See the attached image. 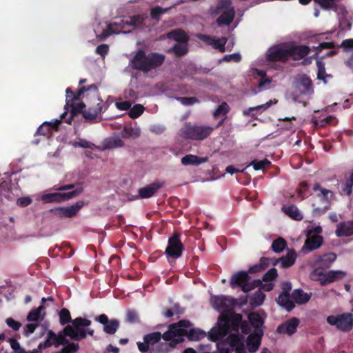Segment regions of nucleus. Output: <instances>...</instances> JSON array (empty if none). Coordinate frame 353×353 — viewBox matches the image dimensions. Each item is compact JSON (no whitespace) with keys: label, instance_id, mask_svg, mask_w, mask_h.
<instances>
[{"label":"nucleus","instance_id":"f257e3e1","mask_svg":"<svg viewBox=\"0 0 353 353\" xmlns=\"http://www.w3.org/2000/svg\"><path fill=\"white\" fill-rule=\"evenodd\" d=\"M186 336L190 340H199L204 336V332L195 330L192 325L188 321L181 320L178 323H174L169 326V330L161 336L160 332H153L144 336L143 339L150 344V346H154L158 343L161 337L165 341L162 344L163 347L161 350L168 352L170 348H173L176 343L181 342L183 337Z\"/></svg>","mask_w":353,"mask_h":353},{"label":"nucleus","instance_id":"f03ea898","mask_svg":"<svg viewBox=\"0 0 353 353\" xmlns=\"http://www.w3.org/2000/svg\"><path fill=\"white\" fill-rule=\"evenodd\" d=\"M242 322V316L239 314L232 315L230 320L220 316L216 325L211 329L209 336L217 343H225L232 334L237 335L241 340L238 332Z\"/></svg>","mask_w":353,"mask_h":353},{"label":"nucleus","instance_id":"7ed1b4c3","mask_svg":"<svg viewBox=\"0 0 353 353\" xmlns=\"http://www.w3.org/2000/svg\"><path fill=\"white\" fill-rule=\"evenodd\" d=\"M165 56L158 52L146 54L143 50H139L130 61L131 68L148 73L161 67L164 63Z\"/></svg>","mask_w":353,"mask_h":353},{"label":"nucleus","instance_id":"20e7f679","mask_svg":"<svg viewBox=\"0 0 353 353\" xmlns=\"http://www.w3.org/2000/svg\"><path fill=\"white\" fill-rule=\"evenodd\" d=\"M91 324L88 319L81 317L76 318L72 321V325H68L63 330L64 336L75 341H80L86 336H92L94 330L88 328Z\"/></svg>","mask_w":353,"mask_h":353},{"label":"nucleus","instance_id":"39448f33","mask_svg":"<svg viewBox=\"0 0 353 353\" xmlns=\"http://www.w3.org/2000/svg\"><path fill=\"white\" fill-rule=\"evenodd\" d=\"M214 128L207 125H198L190 122L185 123L181 129V136L188 139L202 141L208 138Z\"/></svg>","mask_w":353,"mask_h":353},{"label":"nucleus","instance_id":"423d86ee","mask_svg":"<svg viewBox=\"0 0 353 353\" xmlns=\"http://www.w3.org/2000/svg\"><path fill=\"white\" fill-rule=\"evenodd\" d=\"M322 228L316 226L313 228H308L307 231V239L301 248V252L306 254L314 250L318 249L323 243V238L320 236Z\"/></svg>","mask_w":353,"mask_h":353},{"label":"nucleus","instance_id":"0eeeda50","mask_svg":"<svg viewBox=\"0 0 353 353\" xmlns=\"http://www.w3.org/2000/svg\"><path fill=\"white\" fill-rule=\"evenodd\" d=\"M326 321L329 325L334 326L343 332H348L353 327V314L352 313L330 315L327 317Z\"/></svg>","mask_w":353,"mask_h":353},{"label":"nucleus","instance_id":"6e6552de","mask_svg":"<svg viewBox=\"0 0 353 353\" xmlns=\"http://www.w3.org/2000/svg\"><path fill=\"white\" fill-rule=\"evenodd\" d=\"M219 353H246L242 341L237 335L232 334L225 343H216Z\"/></svg>","mask_w":353,"mask_h":353},{"label":"nucleus","instance_id":"1a4fd4ad","mask_svg":"<svg viewBox=\"0 0 353 353\" xmlns=\"http://www.w3.org/2000/svg\"><path fill=\"white\" fill-rule=\"evenodd\" d=\"M266 58L270 61L285 63L289 60L288 44L281 43L271 47L268 51Z\"/></svg>","mask_w":353,"mask_h":353},{"label":"nucleus","instance_id":"9d476101","mask_svg":"<svg viewBox=\"0 0 353 353\" xmlns=\"http://www.w3.org/2000/svg\"><path fill=\"white\" fill-rule=\"evenodd\" d=\"M235 303V300L230 296H212L210 298L211 305L220 312H225L231 310Z\"/></svg>","mask_w":353,"mask_h":353},{"label":"nucleus","instance_id":"9b49d317","mask_svg":"<svg viewBox=\"0 0 353 353\" xmlns=\"http://www.w3.org/2000/svg\"><path fill=\"white\" fill-rule=\"evenodd\" d=\"M183 248V244L179 239V234L176 233L169 239L165 254L168 257L176 259L181 256Z\"/></svg>","mask_w":353,"mask_h":353},{"label":"nucleus","instance_id":"f8f14e48","mask_svg":"<svg viewBox=\"0 0 353 353\" xmlns=\"http://www.w3.org/2000/svg\"><path fill=\"white\" fill-rule=\"evenodd\" d=\"M249 276L246 272H239L234 274L230 279L232 288L241 287L243 292H248L254 288V283H249Z\"/></svg>","mask_w":353,"mask_h":353},{"label":"nucleus","instance_id":"ddd939ff","mask_svg":"<svg viewBox=\"0 0 353 353\" xmlns=\"http://www.w3.org/2000/svg\"><path fill=\"white\" fill-rule=\"evenodd\" d=\"M126 21L127 19H122L119 22L110 23L108 25L107 28L103 30L101 34L98 36V37H99L101 39H104L112 34L130 32V30H124V29L128 26L127 24H125Z\"/></svg>","mask_w":353,"mask_h":353},{"label":"nucleus","instance_id":"4468645a","mask_svg":"<svg viewBox=\"0 0 353 353\" xmlns=\"http://www.w3.org/2000/svg\"><path fill=\"white\" fill-rule=\"evenodd\" d=\"M81 191V188H78L65 193H49L44 194L42 196V199L46 203L61 202L78 196Z\"/></svg>","mask_w":353,"mask_h":353},{"label":"nucleus","instance_id":"2eb2a0df","mask_svg":"<svg viewBox=\"0 0 353 353\" xmlns=\"http://www.w3.org/2000/svg\"><path fill=\"white\" fill-rule=\"evenodd\" d=\"M256 74L260 77L255 87H252L251 92L256 95L259 92L268 90L271 88L272 79L266 75V72L263 70L256 69Z\"/></svg>","mask_w":353,"mask_h":353},{"label":"nucleus","instance_id":"dca6fc26","mask_svg":"<svg viewBox=\"0 0 353 353\" xmlns=\"http://www.w3.org/2000/svg\"><path fill=\"white\" fill-rule=\"evenodd\" d=\"M289 59L299 61L305 58L310 52V48L305 45L288 44Z\"/></svg>","mask_w":353,"mask_h":353},{"label":"nucleus","instance_id":"f3484780","mask_svg":"<svg viewBox=\"0 0 353 353\" xmlns=\"http://www.w3.org/2000/svg\"><path fill=\"white\" fill-rule=\"evenodd\" d=\"M165 185L164 181H156L139 190L136 199H148L152 196L160 188Z\"/></svg>","mask_w":353,"mask_h":353},{"label":"nucleus","instance_id":"a211bd4d","mask_svg":"<svg viewBox=\"0 0 353 353\" xmlns=\"http://www.w3.org/2000/svg\"><path fill=\"white\" fill-rule=\"evenodd\" d=\"M263 335V329H257L254 331V333L250 334L246 340L248 350L249 352L254 353L259 349L261 342V337Z\"/></svg>","mask_w":353,"mask_h":353},{"label":"nucleus","instance_id":"6ab92c4d","mask_svg":"<svg viewBox=\"0 0 353 353\" xmlns=\"http://www.w3.org/2000/svg\"><path fill=\"white\" fill-rule=\"evenodd\" d=\"M199 39L208 46H211L214 49L219 50L221 52L225 51V43L227 39L225 37H221L216 39L213 37L207 34H201Z\"/></svg>","mask_w":353,"mask_h":353},{"label":"nucleus","instance_id":"aec40b11","mask_svg":"<svg viewBox=\"0 0 353 353\" xmlns=\"http://www.w3.org/2000/svg\"><path fill=\"white\" fill-rule=\"evenodd\" d=\"M61 120H57L54 122H44L37 129L34 136L42 135L47 138L52 136L54 131H58Z\"/></svg>","mask_w":353,"mask_h":353},{"label":"nucleus","instance_id":"412c9836","mask_svg":"<svg viewBox=\"0 0 353 353\" xmlns=\"http://www.w3.org/2000/svg\"><path fill=\"white\" fill-rule=\"evenodd\" d=\"M299 324V320L292 318L279 325L276 331L279 334L291 336L296 332Z\"/></svg>","mask_w":353,"mask_h":353},{"label":"nucleus","instance_id":"4be33fe9","mask_svg":"<svg viewBox=\"0 0 353 353\" xmlns=\"http://www.w3.org/2000/svg\"><path fill=\"white\" fill-rule=\"evenodd\" d=\"M336 255L334 253L325 254L323 256H316L314 257L312 265L316 269L327 268L336 260Z\"/></svg>","mask_w":353,"mask_h":353},{"label":"nucleus","instance_id":"5701e85b","mask_svg":"<svg viewBox=\"0 0 353 353\" xmlns=\"http://www.w3.org/2000/svg\"><path fill=\"white\" fill-rule=\"evenodd\" d=\"M96 320L103 325L104 332L109 334H114L119 325L117 320L109 321L107 315L104 314L99 315Z\"/></svg>","mask_w":353,"mask_h":353},{"label":"nucleus","instance_id":"b1692460","mask_svg":"<svg viewBox=\"0 0 353 353\" xmlns=\"http://www.w3.org/2000/svg\"><path fill=\"white\" fill-rule=\"evenodd\" d=\"M69 106L71 107L70 114L69 117L66 118L67 111H65L61 115V121H63L68 124H71L72 121L76 116L81 113L83 114V112L84 111L83 109L85 108V105L84 103L80 102L77 103H72Z\"/></svg>","mask_w":353,"mask_h":353},{"label":"nucleus","instance_id":"393cba45","mask_svg":"<svg viewBox=\"0 0 353 353\" xmlns=\"http://www.w3.org/2000/svg\"><path fill=\"white\" fill-rule=\"evenodd\" d=\"M312 190L315 192L316 196L319 197L323 203L327 204L330 199L333 196V193L331 190L323 188L319 183L314 184Z\"/></svg>","mask_w":353,"mask_h":353},{"label":"nucleus","instance_id":"a878e982","mask_svg":"<svg viewBox=\"0 0 353 353\" xmlns=\"http://www.w3.org/2000/svg\"><path fill=\"white\" fill-rule=\"evenodd\" d=\"M235 11L234 8H228L221 15L216 19V23L219 26H229L234 20Z\"/></svg>","mask_w":353,"mask_h":353},{"label":"nucleus","instance_id":"bb28decb","mask_svg":"<svg viewBox=\"0 0 353 353\" xmlns=\"http://www.w3.org/2000/svg\"><path fill=\"white\" fill-rule=\"evenodd\" d=\"M61 344H64V336L59 335L57 336L52 331H49L48 333V338L44 342L43 344L41 343L39 345V348H41L43 346L44 347H49L51 345H54L56 347L59 346Z\"/></svg>","mask_w":353,"mask_h":353},{"label":"nucleus","instance_id":"cd10ccee","mask_svg":"<svg viewBox=\"0 0 353 353\" xmlns=\"http://www.w3.org/2000/svg\"><path fill=\"white\" fill-rule=\"evenodd\" d=\"M99 102L93 107H90L83 112V117L87 121H92L97 118V117L102 112L103 100L99 98Z\"/></svg>","mask_w":353,"mask_h":353},{"label":"nucleus","instance_id":"c85d7f7f","mask_svg":"<svg viewBox=\"0 0 353 353\" xmlns=\"http://www.w3.org/2000/svg\"><path fill=\"white\" fill-rule=\"evenodd\" d=\"M296 259V252L293 250H291L287 252V254L285 256L280 258L272 263L275 265L276 263H279L282 268H289L294 263Z\"/></svg>","mask_w":353,"mask_h":353},{"label":"nucleus","instance_id":"c756f323","mask_svg":"<svg viewBox=\"0 0 353 353\" xmlns=\"http://www.w3.org/2000/svg\"><path fill=\"white\" fill-rule=\"evenodd\" d=\"M84 205L82 201H77L75 204L68 207L61 208L59 209L60 214L65 217L71 218L77 214L79 210Z\"/></svg>","mask_w":353,"mask_h":353},{"label":"nucleus","instance_id":"7c9ffc66","mask_svg":"<svg viewBox=\"0 0 353 353\" xmlns=\"http://www.w3.org/2000/svg\"><path fill=\"white\" fill-rule=\"evenodd\" d=\"M282 212L294 221H301L303 216L298 208L294 205H284L281 208Z\"/></svg>","mask_w":353,"mask_h":353},{"label":"nucleus","instance_id":"2f4dec72","mask_svg":"<svg viewBox=\"0 0 353 353\" xmlns=\"http://www.w3.org/2000/svg\"><path fill=\"white\" fill-rule=\"evenodd\" d=\"M352 234H353V222H340L336 230V235L341 237Z\"/></svg>","mask_w":353,"mask_h":353},{"label":"nucleus","instance_id":"473e14b6","mask_svg":"<svg viewBox=\"0 0 353 353\" xmlns=\"http://www.w3.org/2000/svg\"><path fill=\"white\" fill-rule=\"evenodd\" d=\"M277 303L290 312L294 307L292 295L289 293L282 292L276 299Z\"/></svg>","mask_w":353,"mask_h":353},{"label":"nucleus","instance_id":"72a5a7b5","mask_svg":"<svg viewBox=\"0 0 353 353\" xmlns=\"http://www.w3.org/2000/svg\"><path fill=\"white\" fill-rule=\"evenodd\" d=\"M208 157H199L193 154H188L181 158V162L183 165H199L207 162Z\"/></svg>","mask_w":353,"mask_h":353},{"label":"nucleus","instance_id":"f704fd0d","mask_svg":"<svg viewBox=\"0 0 353 353\" xmlns=\"http://www.w3.org/2000/svg\"><path fill=\"white\" fill-rule=\"evenodd\" d=\"M276 103H277V100H276V99L270 100L269 101H268L267 103H265L264 104L254 106V107H250L246 110H244L243 112V114L246 117H254V114L252 113V112H254L255 110L260 112H264L266 110H268L272 104H275Z\"/></svg>","mask_w":353,"mask_h":353},{"label":"nucleus","instance_id":"c9c22d12","mask_svg":"<svg viewBox=\"0 0 353 353\" xmlns=\"http://www.w3.org/2000/svg\"><path fill=\"white\" fill-rule=\"evenodd\" d=\"M43 309V306L40 305L37 309L32 310L27 316L28 321L39 325L44 319L45 314L42 313Z\"/></svg>","mask_w":353,"mask_h":353},{"label":"nucleus","instance_id":"e433bc0d","mask_svg":"<svg viewBox=\"0 0 353 353\" xmlns=\"http://www.w3.org/2000/svg\"><path fill=\"white\" fill-rule=\"evenodd\" d=\"M4 199L8 201H12L14 199V194L11 190L9 183L3 181L0 183V203L3 201Z\"/></svg>","mask_w":353,"mask_h":353},{"label":"nucleus","instance_id":"4c0bfd02","mask_svg":"<svg viewBox=\"0 0 353 353\" xmlns=\"http://www.w3.org/2000/svg\"><path fill=\"white\" fill-rule=\"evenodd\" d=\"M316 64L318 68L317 79L323 81V83L326 84L330 79H332L333 76L326 73L325 65L323 61L317 60Z\"/></svg>","mask_w":353,"mask_h":353},{"label":"nucleus","instance_id":"58836bf2","mask_svg":"<svg viewBox=\"0 0 353 353\" xmlns=\"http://www.w3.org/2000/svg\"><path fill=\"white\" fill-rule=\"evenodd\" d=\"M311 297V295L304 292L302 290H294L292 294V299L293 302L299 304H303L307 302Z\"/></svg>","mask_w":353,"mask_h":353},{"label":"nucleus","instance_id":"ea45409f","mask_svg":"<svg viewBox=\"0 0 353 353\" xmlns=\"http://www.w3.org/2000/svg\"><path fill=\"white\" fill-rule=\"evenodd\" d=\"M248 319L252 325L254 327V330L257 329H263L262 325L264 323L263 316L256 312L249 314Z\"/></svg>","mask_w":353,"mask_h":353},{"label":"nucleus","instance_id":"a19ab883","mask_svg":"<svg viewBox=\"0 0 353 353\" xmlns=\"http://www.w3.org/2000/svg\"><path fill=\"white\" fill-rule=\"evenodd\" d=\"M124 145L123 141L119 137H111L105 140L104 142L105 149H113L121 148Z\"/></svg>","mask_w":353,"mask_h":353},{"label":"nucleus","instance_id":"79ce46f5","mask_svg":"<svg viewBox=\"0 0 353 353\" xmlns=\"http://www.w3.org/2000/svg\"><path fill=\"white\" fill-rule=\"evenodd\" d=\"M310 278L313 281H318L322 285H326L328 284L327 279V273L320 271L317 269L312 271L310 274Z\"/></svg>","mask_w":353,"mask_h":353},{"label":"nucleus","instance_id":"37998d69","mask_svg":"<svg viewBox=\"0 0 353 353\" xmlns=\"http://www.w3.org/2000/svg\"><path fill=\"white\" fill-rule=\"evenodd\" d=\"M121 137L124 139L132 138L137 139L141 134V130L139 128H134L132 127H125L122 130Z\"/></svg>","mask_w":353,"mask_h":353},{"label":"nucleus","instance_id":"c03bdc74","mask_svg":"<svg viewBox=\"0 0 353 353\" xmlns=\"http://www.w3.org/2000/svg\"><path fill=\"white\" fill-rule=\"evenodd\" d=\"M328 283L342 279L345 277L346 273L341 270H330L326 272Z\"/></svg>","mask_w":353,"mask_h":353},{"label":"nucleus","instance_id":"a18cd8bd","mask_svg":"<svg viewBox=\"0 0 353 353\" xmlns=\"http://www.w3.org/2000/svg\"><path fill=\"white\" fill-rule=\"evenodd\" d=\"M125 24L134 28L142 26L144 24V17L139 14L130 17L127 19Z\"/></svg>","mask_w":353,"mask_h":353},{"label":"nucleus","instance_id":"49530a36","mask_svg":"<svg viewBox=\"0 0 353 353\" xmlns=\"http://www.w3.org/2000/svg\"><path fill=\"white\" fill-rule=\"evenodd\" d=\"M314 3L319 5L323 10H337L336 0H314Z\"/></svg>","mask_w":353,"mask_h":353},{"label":"nucleus","instance_id":"de8ad7c7","mask_svg":"<svg viewBox=\"0 0 353 353\" xmlns=\"http://www.w3.org/2000/svg\"><path fill=\"white\" fill-rule=\"evenodd\" d=\"M168 37L169 39L176 41H187V36L185 32L181 30H172L168 34Z\"/></svg>","mask_w":353,"mask_h":353},{"label":"nucleus","instance_id":"09e8293b","mask_svg":"<svg viewBox=\"0 0 353 353\" xmlns=\"http://www.w3.org/2000/svg\"><path fill=\"white\" fill-rule=\"evenodd\" d=\"M63 347L61 350L56 352L54 353H74L79 350V345L74 343H68L64 339V344H62Z\"/></svg>","mask_w":353,"mask_h":353},{"label":"nucleus","instance_id":"8fccbe9b","mask_svg":"<svg viewBox=\"0 0 353 353\" xmlns=\"http://www.w3.org/2000/svg\"><path fill=\"white\" fill-rule=\"evenodd\" d=\"M168 52H172L176 57H182L186 54L188 49L186 45L184 44H175Z\"/></svg>","mask_w":353,"mask_h":353},{"label":"nucleus","instance_id":"3c124183","mask_svg":"<svg viewBox=\"0 0 353 353\" xmlns=\"http://www.w3.org/2000/svg\"><path fill=\"white\" fill-rule=\"evenodd\" d=\"M265 298V295L259 290L252 296L250 303L252 305L259 306L263 303Z\"/></svg>","mask_w":353,"mask_h":353},{"label":"nucleus","instance_id":"603ef678","mask_svg":"<svg viewBox=\"0 0 353 353\" xmlns=\"http://www.w3.org/2000/svg\"><path fill=\"white\" fill-rule=\"evenodd\" d=\"M286 247V241L283 238H278L272 244V249L276 253L281 252Z\"/></svg>","mask_w":353,"mask_h":353},{"label":"nucleus","instance_id":"864d4df0","mask_svg":"<svg viewBox=\"0 0 353 353\" xmlns=\"http://www.w3.org/2000/svg\"><path fill=\"white\" fill-rule=\"evenodd\" d=\"M352 187L353 179L350 176L345 182L341 183V191L344 194L350 196L352 192Z\"/></svg>","mask_w":353,"mask_h":353},{"label":"nucleus","instance_id":"5fc2aeb1","mask_svg":"<svg viewBox=\"0 0 353 353\" xmlns=\"http://www.w3.org/2000/svg\"><path fill=\"white\" fill-rule=\"evenodd\" d=\"M144 110V107L141 104H136L132 108L130 109L128 112L129 117L132 119H136L139 117Z\"/></svg>","mask_w":353,"mask_h":353},{"label":"nucleus","instance_id":"6e6d98bb","mask_svg":"<svg viewBox=\"0 0 353 353\" xmlns=\"http://www.w3.org/2000/svg\"><path fill=\"white\" fill-rule=\"evenodd\" d=\"M230 111V107L226 102L221 103L214 112L215 118L220 115L225 116Z\"/></svg>","mask_w":353,"mask_h":353},{"label":"nucleus","instance_id":"4d7b16f0","mask_svg":"<svg viewBox=\"0 0 353 353\" xmlns=\"http://www.w3.org/2000/svg\"><path fill=\"white\" fill-rule=\"evenodd\" d=\"M308 190L309 185L306 182L303 181L300 183V188L298 190V196L301 200L304 199L310 195Z\"/></svg>","mask_w":353,"mask_h":353},{"label":"nucleus","instance_id":"13d9d810","mask_svg":"<svg viewBox=\"0 0 353 353\" xmlns=\"http://www.w3.org/2000/svg\"><path fill=\"white\" fill-rule=\"evenodd\" d=\"M271 163L270 161L265 159L261 161L254 160L250 165H252L255 170H263L267 165Z\"/></svg>","mask_w":353,"mask_h":353},{"label":"nucleus","instance_id":"bf43d9fd","mask_svg":"<svg viewBox=\"0 0 353 353\" xmlns=\"http://www.w3.org/2000/svg\"><path fill=\"white\" fill-rule=\"evenodd\" d=\"M254 285L256 287H259V290H263L269 292L272 290L274 288V283L272 282H266L265 283H263L261 280H256L254 281Z\"/></svg>","mask_w":353,"mask_h":353},{"label":"nucleus","instance_id":"052dcab7","mask_svg":"<svg viewBox=\"0 0 353 353\" xmlns=\"http://www.w3.org/2000/svg\"><path fill=\"white\" fill-rule=\"evenodd\" d=\"M59 319L61 325H65L68 322H72L70 313L68 309L63 308L59 312Z\"/></svg>","mask_w":353,"mask_h":353},{"label":"nucleus","instance_id":"680f3d73","mask_svg":"<svg viewBox=\"0 0 353 353\" xmlns=\"http://www.w3.org/2000/svg\"><path fill=\"white\" fill-rule=\"evenodd\" d=\"M300 84L304 88V91L305 92H308L312 89V81L306 75H304L301 78Z\"/></svg>","mask_w":353,"mask_h":353},{"label":"nucleus","instance_id":"e2e57ef3","mask_svg":"<svg viewBox=\"0 0 353 353\" xmlns=\"http://www.w3.org/2000/svg\"><path fill=\"white\" fill-rule=\"evenodd\" d=\"M66 96H65V109L67 110L68 107L75 101L74 99H73V96H75V93L72 92V89L70 88H68L66 89Z\"/></svg>","mask_w":353,"mask_h":353},{"label":"nucleus","instance_id":"0e129e2a","mask_svg":"<svg viewBox=\"0 0 353 353\" xmlns=\"http://www.w3.org/2000/svg\"><path fill=\"white\" fill-rule=\"evenodd\" d=\"M277 276V271L275 268L270 269L264 276H263V281L265 282H272L274 280Z\"/></svg>","mask_w":353,"mask_h":353},{"label":"nucleus","instance_id":"69168bd1","mask_svg":"<svg viewBox=\"0 0 353 353\" xmlns=\"http://www.w3.org/2000/svg\"><path fill=\"white\" fill-rule=\"evenodd\" d=\"M165 12L162 8L157 6L151 10L150 15L153 19L159 20L160 16Z\"/></svg>","mask_w":353,"mask_h":353},{"label":"nucleus","instance_id":"338daca9","mask_svg":"<svg viewBox=\"0 0 353 353\" xmlns=\"http://www.w3.org/2000/svg\"><path fill=\"white\" fill-rule=\"evenodd\" d=\"M38 325L33 322H29L24 327H23V334L26 336H29L32 334Z\"/></svg>","mask_w":353,"mask_h":353},{"label":"nucleus","instance_id":"774afa93","mask_svg":"<svg viewBox=\"0 0 353 353\" xmlns=\"http://www.w3.org/2000/svg\"><path fill=\"white\" fill-rule=\"evenodd\" d=\"M6 323L8 325V326L11 327L14 331L19 330L21 326V324L19 322L15 321L12 318H8L6 320Z\"/></svg>","mask_w":353,"mask_h":353}]
</instances>
